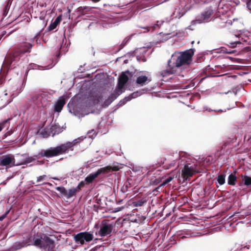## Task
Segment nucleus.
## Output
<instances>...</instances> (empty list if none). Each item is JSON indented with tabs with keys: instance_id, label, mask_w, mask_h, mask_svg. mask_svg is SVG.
Returning a JSON list of instances; mask_svg holds the SVG:
<instances>
[{
	"instance_id": "f257e3e1",
	"label": "nucleus",
	"mask_w": 251,
	"mask_h": 251,
	"mask_svg": "<svg viewBox=\"0 0 251 251\" xmlns=\"http://www.w3.org/2000/svg\"><path fill=\"white\" fill-rule=\"evenodd\" d=\"M32 46L31 44L26 42L17 45L5 57L4 61V65L8 69H10L11 65L13 62L19 61L21 55L31 52Z\"/></svg>"
},
{
	"instance_id": "f03ea898",
	"label": "nucleus",
	"mask_w": 251,
	"mask_h": 251,
	"mask_svg": "<svg viewBox=\"0 0 251 251\" xmlns=\"http://www.w3.org/2000/svg\"><path fill=\"white\" fill-rule=\"evenodd\" d=\"M194 51V49H191L182 52L179 55L173 54L170 59V64H175L176 68L190 65L192 61Z\"/></svg>"
},
{
	"instance_id": "7ed1b4c3",
	"label": "nucleus",
	"mask_w": 251,
	"mask_h": 251,
	"mask_svg": "<svg viewBox=\"0 0 251 251\" xmlns=\"http://www.w3.org/2000/svg\"><path fill=\"white\" fill-rule=\"evenodd\" d=\"M47 236L46 234L42 233H37L33 235L28 234L23 242H24L25 247L34 246L40 248Z\"/></svg>"
},
{
	"instance_id": "20e7f679",
	"label": "nucleus",
	"mask_w": 251,
	"mask_h": 251,
	"mask_svg": "<svg viewBox=\"0 0 251 251\" xmlns=\"http://www.w3.org/2000/svg\"><path fill=\"white\" fill-rule=\"evenodd\" d=\"M118 165L107 166L104 167L99 169L97 172L94 173L90 174L87 176L85 180L87 183H92L94 180L97 178L100 174H106L114 171H118L120 170Z\"/></svg>"
},
{
	"instance_id": "39448f33",
	"label": "nucleus",
	"mask_w": 251,
	"mask_h": 251,
	"mask_svg": "<svg viewBox=\"0 0 251 251\" xmlns=\"http://www.w3.org/2000/svg\"><path fill=\"white\" fill-rule=\"evenodd\" d=\"M114 228L113 224L110 223L108 220H102L99 226V229L96 232V234L101 237L109 236L111 234Z\"/></svg>"
},
{
	"instance_id": "423d86ee",
	"label": "nucleus",
	"mask_w": 251,
	"mask_h": 251,
	"mask_svg": "<svg viewBox=\"0 0 251 251\" xmlns=\"http://www.w3.org/2000/svg\"><path fill=\"white\" fill-rule=\"evenodd\" d=\"M74 239L76 244L83 245L92 241L94 235L89 232H81L75 235Z\"/></svg>"
},
{
	"instance_id": "0eeeda50",
	"label": "nucleus",
	"mask_w": 251,
	"mask_h": 251,
	"mask_svg": "<svg viewBox=\"0 0 251 251\" xmlns=\"http://www.w3.org/2000/svg\"><path fill=\"white\" fill-rule=\"evenodd\" d=\"M55 147H50L45 150H42L37 154L32 157L34 160L36 159H40L41 157L51 158L58 156Z\"/></svg>"
},
{
	"instance_id": "6e6552de",
	"label": "nucleus",
	"mask_w": 251,
	"mask_h": 251,
	"mask_svg": "<svg viewBox=\"0 0 251 251\" xmlns=\"http://www.w3.org/2000/svg\"><path fill=\"white\" fill-rule=\"evenodd\" d=\"M77 143H78L77 140L75 139L73 142H68L55 147L58 155L66 153L69 150L73 151L74 149L73 147Z\"/></svg>"
},
{
	"instance_id": "1a4fd4ad",
	"label": "nucleus",
	"mask_w": 251,
	"mask_h": 251,
	"mask_svg": "<svg viewBox=\"0 0 251 251\" xmlns=\"http://www.w3.org/2000/svg\"><path fill=\"white\" fill-rule=\"evenodd\" d=\"M170 64V59L168 61L167 66L166 68L163 69L158 72L159 77H165L170 75L176 74V67L175 64Z\"/></svg>"
},
{
	"instance_id": "9d476101",
	"label": "nucleus",
	"mask_w": 251,
	"mask_h": 251,
	"mask_svg": "<svg viewBox=\"0 0 251 251\" xmlns=\"http://www.w3.org/2000/svg\"><path fill=\"white\" fill-rule=\"evenodd\" d=\"M33 101L36 102L38 106H46L47 102V95L44 92L35 94L32 98Z\"/></svg>"
},
{
	"instance_id": "9b49d317",
	"label": "nucleus",
	"mask_w": 251,
	"mask_h": 251,
	"mask_svg": "<svg viewBox=\"0 0 251 251\" xmlns=\"http://www.w3.org/2000/svg\"><path fill=\"white\" fill-rule=\"evenodd\" d=\"M213 13L212 9L208 8L202 12L200 15L197 16L196 21L199 24L208 22L211 16L213 14Z\"/></svg>"
},
{
	"instance_id": "f8f14e48",
	"label": "nucleus",
	"mask_w": 251,
	"mask_h": 251,
	"mask_svg": "<svg viewBox=\"0 0 251 251\" xmlns=\"http://www.w3.org/2000/svg\"><path fill=\"white\" fill-rule=\"evenodd\" d=\"M0 165L3 166H12L16 165L15 159L12 154L2 155L0 157Z\"/></svg>"
},
{
	"instance_id": "ddd939ff",
	"label": "nucleus",
	"mask_w": 251,
	"mask_h": 251,
	"mask_svg": "<svg viewBox=\"0 0 251 251\" xmlns=\"http://www.w3.org/2000/svg\"><path fill=\"white\" fill-rule=\"evenodd\" d=\"M43 243L40 247V249L47 250V251H56L54 250L55 243L54 241L47 236Z\"/></svg>"
},
{
	"instance_id": "4468645a",
	"label": "nucleus",
	"mask_w": 251,
	"mask_h": 251,
	"mask_svg": "<svg viewBox=\"0 0 251 251\" xmlns=\"http://www.w3.org/2000/svg\"><path fill=\"white\" fill-rule=\"evenodd\" d=\"M194 174L193 167H190L188 164L185 165L182 171V176L184 179L186 180L188 177L192 176Z\"/></svg>"
},
{
	"instance_id": "2eb2a0df",
	"label": "nucleus",
	"mask_w": 251,
	"mask_h": 251,
	"mask_svg": "<svg viewBox=\"0 0 251 251\" xmlns=\"http://www.w3.org/2000/svg\"><path fill=\"white\" fill-rule=\"evenodd\" d=\"M128 80V76L126 75L125 73L123 72L118 78V82L117 85V88L118 89L117 91H118V92L124 88L125 85L127 82Z\"/></svg>"
},
{
	"instance_id": "dca6fc26",
	"label": "nucleus",
	"mask_w": 251,
	"mask_h": 251,
	"mask_svg": "<svg viewBox=\"0 0 251 251\" xmlns=\"http://www.w3.org/2000/svg\"><path fill=\"white\" fill-rule=\"evenodd\" d=\"M120 95L119 92L117 90H116L112 93L106 99L103 104H102V106L103 107H106L109 106L111 102L114 100L119 96Z\"/></svg>"
},
{
	"instance_id": "f3484780",
	"label": "nucleus",
	"mask_w": 251,
	"mask_h": 251,
	"mask_svg": "<svg viewBox=\"0 0 251 251\" xmlns=\"http://www.w3.org/2000/svg\"><path fill=\"white\" fill-rule=\"evenodd\" d=\"M20 158H22V162H17L16 166L26 164L34 161V159L32 156H28L26 154H23L19 155Z\"/></svg>"
},
{
	"instance_id": "a211bd4d",
	"label": "nucleus",
	"mask_w": 251,
	"mask_h": 251,
	"mask_svg": "<svg viewBox=\"0 0 251 251\" xmlns=\"http://www.w3.org/2000/svg\"><path fill=\"white\" fill-rule=\"evenodd\" d=\"M65 104V100L63 98L59 99L54 105V111L60 112Z\"/></svg>"
},
{
	"instance_id": "6ab92c4d",
	"label": "nucleus",
	"mask_w": 251,
	"mask_h": 251,
	"mask_svg": "<svg viewBox=\"0 0 251 251\" xmlns=\"http://www.w3.org/2000/svg\"><path fill=\"white\" fill-rule=\"evenodd\" d=\"M62 20L61 15L58 16L54 20V22H51L48 26V28L49 30H52L55 29L57 25L60 23Z\"/></svg>"
},
{
	"instance_id": "aec40b11",
	"label": "nucleus",
	"mask_w": 251,
	"mask_h": 251,
	"mask_svg": "<svg viewBox=\"0 0 251 251\" xmlns=\"http://www.w3.org/2000/svg\"><path fill=\"white\" fill-rule=\"evenodd\" d=\"M25 247H26L25 246L24 242L22 241V242H16L13 246L7 250L9 251H16Z\"/></svg>"
},
{
	"instance_id": "412c9836",
	"label": "nucleus",
	"mask_w": 251,
	"mask_h": 251,
	"mask_svg": "<svg viewBox=\"0 0 251 251\" xmlns=\"http://www.w3.org/2000/svg\"><path fill=\"white\" fill-rule=\"evenodd\" d=\"M148 78L145 75L138 76L136 79V83L143 86L148 81Z\"/></svg>"
},
{
	"instance_id": "4be33fe9",
	"label": "nucleus",
	"mask_w": 251,
	"mask_h": 251,
	"mask_svg": "<svg viewBox=\"0 0 251 251\" xmlns=\"http://www.w3.org/2000/svg\"><path fill=\"white\" fill-rule=\"evenodd\" d=\"M237 180V177L235 174H231L228 177V184L229 185H235Z\"/></svg>"
},
{
	"instance_id": "5701e85b",
	"label": "nucleus",
	"mask_w": 251,
	"mask_h": 251,
	"mask_svg": "<svg viewBox=\"0 0 251 251\" xmlns=\"http://www.w3.org/2000/svg\"><path fill=\"white\" fill-rule=\"evenodd\" d=\"M173 177L172 176H169L167 178H166L161 184H160L158 187H157L154 190V191H156L157 192L159 191V189L163 186L165 185L166 184H168L170 182H171L172 179Z\"/></svg>"
},
{
	"instance_id": "b1692460",
	"label": "nucleus",
	"mask_w": 251,
	"mask_h": 251,
	"mask_svg": "<svg viewBox=\"0 0 251 251\" xmlns=\"http://www.w3.org/2000/svg\"><path fill=\"white\" fill-rule=\"evenodd\" d=\"M160 164H165V165H168L167 167V169H169L176 166V162L174 160L172 162L169 163L166 158L163 159V161H161Z\"/></svg>"
},
{
	"instance_id": "393cba45",
	"label": "nucleus",
	"mask_w": 251,
	"mask_h": 251,
	"mask_svg": "<svg viewBox=\"0 0 251 251\" xmlns=\"http://www.w3.org/2000/svg\"><path fill=\"white\" fill-rule=\"evenodd\" d=\"M242 180L245 185L250 186L251 185V177L245 175L242 176Z\"/></svg>"
},
{
	"instance_id": "a878e982",
	"label": "nucleus",
	"mask_w": 251,
	"mask_h": 251,
	"mask_svg": "<svg viewBox=\"0 0 251 251\" xmlns=\"http://www.w3.org/2000/svg\"><path fill=\"white\" fill-rule=\"evenodd\" d=\"M225 174H221L217 177V181L221 185H223L225 183Z\"/></svg>"
},
{
	"instance_id": "bb28decb",
	"label": "nucleus",
	"mask_w": 251,
	"mask_h": 251,
	"mask_svg": "<svg viewBox=\"0 0 251 251\" xmlns=\"http://www.w3.org/2000/svg\"><path fill=\"white\" fill-rule=\"evenodd\" d=\"M55 189L59 191L62 195L67 198V191L65 187L62 186H58L55 188Z\"/></svg>"
},
{
	"instance_id": "cd10ccee",
	"label": "nucleus",
	"mask_w": 251,
	"mask_h": 251,
	"mask_svg": "<svg viewBox=\"0 0 251 251\" xmlns=\"http://www.w3.org/2000/svg\"><path fill=\"white\" fill-rule=\"evenodd\" d=\"M133 95V94L129 95L128 97H125L123 100H121L119 102L120 105L125 104L126 102L131 100L133 98L132 96Z\"/></svg>"
},
{
	"instance_id": "c85d7f7f",
	"label": "nucleus",
	"mask_w": 251,
	"mask_h": 251,
	"mask_svg": "<svg viewBox=\"0 0 251 251\" xmlns=\"http://www.w3.org/2000/svg\"><path fill=\"white\" fill-rule=\"evenodd\" d=\"M147 202V201L146 200H140L139 201H134L133 202V204L134 206L138 207V206H141L144 205V203H145Z\"/></svg>"
},
{
	"instance_id": "c756f323",
	"label": "nucleus",
	"mask_w": 251,
	"mask_h": 251,
	"mask_svg": "<svg viewBox=\"0 0 251 251\" xmlns=\"http://www.w3.org/2000/svg\"><path fill=\"white\" fill-rule=\"evenodd\" d=\"M221 51L224 53H226L228 54H231L235 52V50H232L231 49H227L225 47H222L221 49Z\"/></svg>"
},
{
	"instance_id": "7c9ffc66",
	"label": "nucleus",
	"mask_w": 251,
	"mask_h": 251,
	"mask_svg": "<svg viewBox=\"0 0 251 251\" xmlns=\"http://www.w3.org/2000/svg\"><path fill=\"white\" fill-rule=\"evenodd\" d=\"M76 192L74 189L69 190V192H67V198L70 199L76 195Z\"/></svg>"
},
{
	"instance_id": "2f4dec72",
	"label": "nucleus",
	"mask_w": 251,
	"mask_h": 251,
	"mask_svg": "<svg viewBox=\"0 0 251 251\" xmlns=\"http://www.w3.org/2000/svg\"><path fill=\"white\" fill-rule=\"evenodd\" d=\"M160 182H161V179H160V177L158 178H152L151 180L150 183L152 185H156L158 184Z\"/></svg>"
},
{
	"instance_id": "473e14b6",
	"label": "nucleus",
	"mask_w": 251,
	"mask_h": 251,
	"mask_svg": "<svg viewBox=\"0 0 251 251\" xmlns=\"http://www.w3.org/2000/svg\"><path fill=\"white\" fill-rule=\"evenodd\" d=\"M41 134L43 135V136L45 138H47L50 135V133L48 131V130L46 129H43L41 132Z\"/></svg>"
},
{
	"instance_id": "72a5a7b5",
	"label": "nucleus",
	"mask_w": 251,
	"mask_h": 251,
	"mask_svg": "<svg viewBox=\"0 0 251 251\" xmlns=\"http://www.w3.org/2000/svg\"><path fill=\"white\" fill-rule=\"evenodd\" d=\"M129 39H130L129 37H127L124 39V40L123 41L122 44L120 45V48L119 50H121V49H122L126 45V44L128 41Z\"/></svg>"
},
{
	"instance_id": "f704fd0d",
	"label": "nucleus",
	"mask_w": 251,
	"mask_h": 251,
	"mask_svg": "<svg viewBox=\"0 0 251 251\" xmlns=\"http://www.w3.org/2000/svg\"><path fill=\"white\" fill-rule=\"evenodd\" d=\"M241 42L240 41H235L233 42L229 43V45H228L231 48H234L236 47L237 44H241Z\"/></svg>"
},
{
	"instance_id": "c9c22d12",
	"label": "nucleus",
	"mask_w": 251,
	"mask_h": 251,
	"mask_svg": "<svg viewBox=\"0 0 251 251\" xmlns=\"http://www.w3.org/2000/svg\"><path fill=\"white\" fill-rule=\"evenodd\" d=\"M46 177L47 176L45 175L39 176V177H37V182H39L40 181H43L45 179H46Z\"/></svg>"
},
{
	"instance_id": "e433bc0d",
	"label": "nucleus",
	"mask_w": 251,
	"mask_h": 251,
	"mask_svg": "<svg viewBox=\"0 0 251 251\" xmlns=\"http://www.w3.org/2000/svg\"><path fill=\"white\" fill-rule=\"evenodd\" d=\"M9 8H8V4L7 3L4 7L3 15L4 16H6L8 13Z\"/></svg>"
},
{
	"instance_id": "4c0bfd02",
	"label": "nucleus",
	"mask_w": 251,
	"mask_h": 251,
	"mask_svg": "<svg viewBox=\"0 0 251 251\" xmlns=\"http://www.w3.org/2000/svg\"><path fill=\"white\" fill-rule=\"evenodd\" d=\"M247 7L251 11V0H250L247 3Z\"/></svg>"
},
{
	"instance_id": "58836bf2",
	"label": "nucleus",
	"mask_w": 251,
	"mask_h": 251,
	"mask_svg": "<svg viewBox=\"0 0 251 251\" xmlns=\"http://www.w3.org/2000/svg\"><path fill=\"white\" fill-rule=\"evenodd\" d=\"M81 188H80V187L79 185H77V187L74 189L75 190V192L77 193L78 192L81 190Z\"/></svg>"
},
{
	"instance_id": "ea45409f",
	"label": "nucleus",
	"mask_w": 251,
	"mask_h": 251,
	"mask_svg": "<svg viewBox=\"0 0 251 251\" xmlns=\"http://www.w3.org/2000/svg\"><path fill=\"white\" fill-rule=\"evenodd\" d=\"M78 185H79L80 187V188H82L84 186L85 183L83 181H82L79 183Z\"/></svg>"
},
{
	"instance_id": "a19ab883",
	"label": "nucleus",
	"mask_w": 251,
	"mask_h": 251,
	"mask_svg": "<svg viewBox=\"0 0 251 251\" xmlns=\"http://www.w3.org/2000/svg\"><path fill=\"white\" fill-rule=\"evenodd\" d=\"M102 97L101 96H100L98 99H97V103H98L102 100Z\"/></svg>"
},
{
	"instance_id": "79ce46f5",
	"label": "nucleus",
	"mask_w": 251,
	"mask_h": 251,
	"mask_svg": "<svg viewBox=\"0 0 251 251\" xmlns=\"http://www.w3.org/2000/svg\"><path fill=\"white\" fill-rule=\"evenodd\" d=\"M4 123H2L1 124H0V132L2 130V128H3V125H4Z\"/></svg>"
},
{
	"instance_id": "37998d69",
	"label": "nucleus",
	"mask_w": 251,
	"mask_h": 251,
	"mask_svg": "<svg viewBox=\"0 0 251 251\" xmlns=\"http://www.w3.org/2000/svg\"><path fill=\"white\" fill-rule=\"evenodd\" d=\"M20 154H18L17 156V157L18 158V160L17 161V162H22V158H20L19 155H20Z\"/></svg>"
},
{
	"instance_id": "c03bdc74",
	"label": "nucleus",
	"mask_w": 251,
	"mask_h": 251,
	"mask_svg": "<svg viewBox=\"0 0 251 251\" xmlns=\"http://www.w3.org/2000/svg\"><path fill=\"white\" fill-rule=\"evenodd\" d=\"M227 144L228 143L227 142H225L223 144V145L222 146L223 147V149H224L227 146Z\"/></svg>"
},
{
	"instance_id": "a18cd8bd",
	"label": "nucleus",
	"mask_w": 251,
	"mask_h": 251,
	"mask_svg": "<svg viewBox=\"0 0 251 251\" xmlns=\"http://www.w3.org/2000/svg\"><path fill=\"white\" fill-rule=\"evenodd\" d=\"M212 111H218V112H223V111L221 109H214V110H212Z\"/></svg>"
},
{
	"instance_id": "49530a36",
	"label": "nucleus",
	"mask_w": 251,
	"mask_h": 251,
	"mask_svg": "<svg viewBox=\"0 0 251 251\" xmlns=\"http://www.w3.org/2000/svg\"><path fill=\"white\" fill-rule=\"evenodd\" d=\"M223 149V147H220V148L219 149H218L217 151H221Z\"/></svg>"
},
{
	"instance_id": "de8ad7c7",
	"label": "nucleus",
	"mask_w": 251,
	"mask_h": 251,
	"mask_svg": "<svg viewBox=\"0 0 251 251\" xmlns=\"http://www.w3.org/2000/svg\"><path fill=\"white\" fill-rule=\"evenodd\" d=\"M55 129V126H52L50 128V130L51 131Z\"/></svg>"
},
{
	"instance_id": "09e8293b",
	"label": "nucleus",
	"mask_w": 251,
	"mask_h": 251,
	"mask_svg": "<svg viewBox=\"0 0 251 251\" xmlns=\"http://www.w3.org/2000/svg\"><path fill=\"white\" fill-rule=\"evenodd\" d=\"M39 162L41 164H43L45 163V161L44 160H42V161H39Z\"/></svg>"
},
{
	"instance_id": "8fccbe9b",
	"label": "nucleus",
	"mask_w": 251,
	"mask_h": 251,
	"mask_svg": "<svg viewBox=\"0 0 251 251\" xmlns=\"http://www.w3.org/2000/svg\"><path fill=\"white\" fill-rule=\"evenodd\" d=\"M94 2H97L100 1V0H92Z\"/></svg>"
},
{
	"instance_id": "3c124183",
	"label": "nucleus",
	"mask_w": 251,
	"mask_h": 251,
	"mask_svg": "<svg viewBox=\"0 0 251 251\" xmlns=\"http://www.w3.org/2000/svg\"><path fill=\"white\" fill-rule=\"evenodd\" d=\"M68 13H69V16H70V14L71 13V10L69 8H68Z\"/></svg>"
},
{
	"instance_id": "603ef678",
	"label": "nucleus",
	"mask_w": 251,
	"mask_h": 251,
	"mask_svg": "<svg viewBox=\"0 0 251 251\" xmlns=\"http://www.w3.org/2000/svg\"><path fill=\"white\" fill-rule=\"evenodd\" d=\"M52 179H54V180H58V179L55 177H52Z\"/></svg>"
},
{
	"instance_id": "864d4df0",
	"label": "nucleus",
	"mask_w": 251,
	"mask_h": 251,
	"mask_svg": "<svg viewBox=\"0 0 251 251\" xmlns=\"http://www.w3.org/2000/svg\"><path fill=\"white\" fill-rule=\"evenodd\" d=\"M3 219V217H1V218H0V220H2Z\"/></svg>"
},
{
	"instance_id": "5fc2aeb1",
	"label": "nucleus",
	"mask_w": 251,
	"mask_h": 251,
	"mask_svg": "<svg viewBox=\"0 0 251 251\" xmlns=\"http://www.w3.org/2000/svg\"><path fill=\"white\" fill-rule=\"evenodd\" d=\"M185 237L184 236H182V237H181V238H185Z\"/></svg>"
},
{
	"instance_id": "6e6d98bb",
	"label": "nucleus",
	"mask_w": 251,
	"mask_h": 251,
	"mask_svg": "<svg viewBox=\"0 0 251 251\" xmlns=\"http://www.w3.org/2000/svg\"><path fill=\"white\" fill-rule=\"evenodd\" d=\"M98 240V239H97V238H96V239H95V241H96V240Z\"/></svg>"
}]
</instances>
